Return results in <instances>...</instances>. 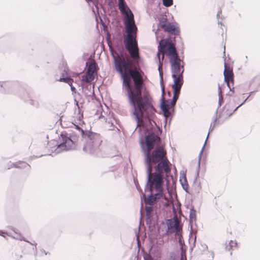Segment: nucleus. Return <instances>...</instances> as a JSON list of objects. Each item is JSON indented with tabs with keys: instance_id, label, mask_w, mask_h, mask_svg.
Instances as JSON below:
<instances>
[{
	"instance_id": "f257e3e1",
	"label": "nucleus",
	"mask_w": 260,
	"mask_h": 260,
	"mask_svg": "<svg viewBox=\"0 0 260 260\" xmlns=\"http://www.w3.org/2000/svg\"><path fill=\"white\" fill-rule=\"evenodd\" d=\"M136 38V34L127 33L123 39L125 48L129 56L123 49H119V53L115 55L111 49L110 53L113 58L115 70L120 75L122 85L126 91L129 111L138 127L140 118L148 115L152 117L156 111L140 74L141 57Z\"/></svg>"
},
{
	"instance_id": "f03ea898",
	"label": "nucleus",
	"mask_w": 260,
	"mask_h": 260,
	"mask_svg": "<svg viewBox=\"0 0 260 260\" xmlns=\"http://www.w3.org/2000/svg\"><path fill=\"white\" fill-rule=\"evenodd\" d=\"M155 115H148L140 118V121L144 123V140L140 139V144L144 156V165L146 169L147 181L145 191H154L164 193V182H166L167 187L169 188L170 182L169 176L171 175L170 162L165 158L166 151L162 148L158 147L160 138L158 131V126L153 120Z\"/></svg>"
},
{
	"instance_id": "7ed1b4c3",
	"label": "nucleus",
	"mask_w": 260,
	"mask_h": 260,
	"mask_svg": "<svg viewBox=\"0 0 260 260\" xmlns=\"http://www.w3.org/2000/svg\"><path fill=\"white\" fill-rule=\"evenodd\" d=\"M82 137L85 141L83 150L90 154H97L100 150L102 140L100 134L88 131H82Z\"/></svg>"
},
{
	"instance_id": "20e7f679",
	"label": "nucleus",
	"mask_w": 260,
	"mask_h": 260,
	"mask_svg": "<svg viewBox=\"0 0 260 260\" xmlns=\"http://www.w3.org/2000/svg\"><path fill=\"white\" fill-rule=\"evenodd\" d=\"M60 143L57 145L54 151L57 154L64 151L75 150L77 146L78 138L76 135L62 132L59 138Z\"/></svg>"
},
{
	"instance_id": "39448f33",
	"label": "nucleus",
	"mask_w": 260,
	"mask_h": 260,
	"mask_svg": "<svg viewBox=\"0 0 260 260\" xmlns=\"http://www.w3.org/2000/svg\"><path fill=\"white\" fill-rule=\"evenodd\" d=\"M118 1V8L122 14L125 15L123 24L127 34H136L137 28L135 23L134 16L127 7L124 0Z\"/></svg>"
},
{
	"instance_id": "423d86ee",
	"label": "nucleus",
	"mask_w": 260,
	"mask_h": 260,
	"mask_svg": "<svg viewBox=\"0 0 260 260\" xmlns=\"http://www.w3.org/2000/svg\"><path fill=\"white\" fill-rule=\"evenodd\" d=\"M158 52L166 55L169 60L179 57V54L176 48L175 37H169L161 39L158 45Z\"/></svg>"
},
{
	"instance_id": "0eeeda50",
	"label": "nucleus",
	"mask_w": 260,
	"mask_h": 260,
	"mask_svg": "<svg viewBox=\"0 0 260 260\" xmlns=\"http://www.w3.org/2000/svg\"><path fill=\"white\" fill-rule=\"evenodd\" d=\"M164 95L165 94H161L160 107L166 121L167 118H170V120L171 119V117L174 113L175 106L170 102V100H165Z\"/></svg>"
},
{
	"instance_id": "6e6552de",
	"label": "nucleus",
	"mask_w": 260,
	"mask_h": 260,
	"mask_svg": "<svg viewBox=\"0 0 260 260\" xmlns=\"http://www.w3.org/2000/svg\"><path fill=\"white\" fill-rule=\"evenodd\" d=\"M224 70L223 71V75L224 78V81L226 83L228 87L230 89V90L234 92L233 87L232 88L230 85V82L234 83V74L232 71V69L230 67V65L224 62Z\"/></svg>"
},
{
	"instance_id": "1a4fd4ad",
	"label": "nucleus",
	"mask_w": 260,
	"mask_h": 260,
	"mask_svg": "<svg viewBox=\"0 0 260 260\" xmlns=\"http://www.w3.org/2000/svg\"><path fill=\"white\" fill-rule=\"evenodd\" d=\"M149 191L150 192V194L144 200V203L146 205L153 206L157 203L160 199L163 198L165 196L164 193L155 192L154 191Z\"/></svg>"
},
{
	"instance_id": "9d476101",
	"label": "nucleus",
	"mask_w": 260,
	"mask_h": 260,
	"mask_svg": "<svg viewBox=\"0 0 260 260\" xmlns=\"http://www.w3.org/2000/svg\"><path fill=\"white\" fill-rule=\"evenodd\" d=\"M181 61L180 57L170 60L172 77L177 76L180 74L183 75L184 69L181 70Z\"/></svg>"
},
{
	"instance_id": "9b49d317",
	"label": "nucleus",
	"mask_w": 260,
	"mask_h": 260,
	"mask_svg": "<svg viewBox=\"0 0 260 260\" xmlns=\"http://www.w3.org/2000/svg\"><path fill=\"white\" fill-rule=\"evenodd\" d=\"M168 230L166 232L167 234H172L177 232L179 230L177 219L175 217L168 219L167 221Z\"/></svg>"
},
{
	"instance_id": "f8f14e48",
	"label": "nucleus",
	"mask_w": 260,
	"mask_h": 260,
	"mask_svg": "<svg viewBox=\"0 0 260 260\" xmlns=\"http://www.w3.org/2000/svg\"><path fill=\"white\" fill-rule=\"evenodd\" d=\"M217 119H218V118L217 117V116L216 115V117L214 118L213 122H212L211 123V124H210V127H209V129L208 134H209L210 132H212L213 131V129H214V127L215 126L216 122L217 120ZM208 135H209V134H208V136H207V137L206 138V141H207V140L208 139ZM206 142V141H205L204 145H205ZM204 147H205V145H204V146L203 147V148H202V150H201L200 153L199 154V162H198V171H197V172L196 178L194 179V182H196L197 181V178L199 177V170H200V168L201 157V155L202 154L203 151V150L204 149Z\"/></svg>"
},
{
	"instance_id": "ddd939ff",
	"label": "nucleus",
	"mask_w": 260,
	"mask_h": 260,
	"mask_svg": "<svg viewBox=\"0 0 260 260\" xmlns=\"http://www.w3.org/2000/svg\"><path fill=\"white\" fill-rule=\"evenodd\" d=\"M173 79L174 83L172 85V88L173 89H174V91L175 92V89L178 90H180L183 84V75L180 74V75H178L177 76H175L174 77H172Z\"/></svg>"
},
{
	"instance_id": "4468645a",
	"label": "nucleus",
	"mask_w": 260,
	"mask_h": 260,
	"mask_svg": "<svg viewBox=\"0 0 260 260\" xmlns=\"http://www.w3.org/2000/svg\"><path fill=\"white\" fill-rule=\"evenodd\" d=\"M164 30L175 36H178L180 33L179 28L178 27H175L171 23H169L168 24L167 26L166 27V28H165Z\"/></svg>"
},
{
	"instance_id": "2eb2a0df",
	"label": "nucleus",
	"mask_w": 260,
	"mask_h": 260,
	"mask_svg": "<svg viewBox=\"0 0 260 260\" xmlns=\"http://www.w3.org/2000/svg\"><path fill=\"white\" fill-rule=\"evenodd\" d=\"M86 66H87V70L86 71V74L94 75L95 68L96 67V64L94 61L88 63L86 62Z\"/></svg>"
},
{
	"instance_id": "dca6fc26",
	"label": "nucleus",
	"mask_w": 260,
	"mask_h": 260,
	"mask_svg": "<svg viewBox=\"0 0 260 260\" xmlns=\"http://www.w3.org/2000/svg\"><path fill=\"white\" fill-rule=\"evenodd\" d=\"M218 108L216 109V112H215V114L216 116L217 115L218 109L221 106L222 104L224 102L223 96V95L222 93L221 88L220 87L219 85H218Z\"/></svg>"
},
{
	"instance_id": "f3484780",
	"label": "nucleus",
	"mask_w": 260,
	"mask_h": 260,
	"mask_svg": "<svg viewBox=\"0 0 260 260\" xmlns=\"http://www.w3.org/2000/svg\"><path fill=\"white\" fill-rule=\"evenodd\" d=\"M12 165L13 167L18 169H23L26 167L30 168V166L27 163L23 161H18L14 163H12Z\"/></svg>"
},
{
	"instance_id": "a211bd4d",
	"label": "nucleus",
	"mask_w": 260,
	"mask_h": 260,
	"mask_svg": "<svg viewBox=\"0 0 260 260\" xmlns=\"http://www.w3.org/2000/svg\"><path fill=\"white\" fill-rule=\"evenodd\" d=\"M196 220V211L192 206L189 210V222L191 224Z\"/></svg>"
},
{
	"instance_id": "6ab92c4d",
	"label": "nucleus",
	"mask_w": 260,
	"mask_h": 260,
	"mask_svg": "<svg viewBox=\"0 0 260 260\" xmlns=\"http://www.w3.org/2000/svg\"><path fill=\"white\" fill-rule=\"evenodd\" d=\"M179 181L181 183V184L182 186L183 189L186 192H188V191L187 190L188 185L187 181L185 176L184 175L182 177V178H181L180 177Z\"/></svg>"
},
{
	"instance_id": "aec40b11",
	"label": "nucleus",
	"mask_w": 260,
	"mask_h": 260,
	"mask_svg": "<svg viewBox=\"0 0 260 260\" xmlns=\"http://www.w3.org/2000/svg\"><path fill=\"white\" fill-rule=\"evenodd\" d=\"M173 96L171 100H170V102L174 104L175 106L176 105V102L178 99L179 98V94L180 93V90H178L176 89H175V92L174 91V89H173Z\"/></svg>"
},
{
	"instance_id": "412c9836",
	"label": "nucleus",
	"mask_w": 260,
	"mask_h": 260,
	"mask_svg": "<svg viewBox=\"0 0 260 260\" xmlns=\"http://www.w3.org/2000/svg\"><path fill=\"white\" fill-rule=\"evenodd\" d=\"M159 24L160 26L164 29L167 26L168 19L165 17H161L158 18Z\"/></svg>"
},
{
	"instance_id": "4be33fe9",
	"label": "nucleus",
	"mask_w": 260,
	"mask_h": 260,
	"mask_svg": "<svg viewBox=\"0 0 260 260\" xmlns=\"http://www.w3.org/2000/svg\"><path fill=\"white\" fill-rule=\"evenodd\" d=\"M153 209V206L149 205L146 207L145 210L147 219H149L151 217Z\"/></svg>"
},
{
	"instance_id": "5701e85b",
	"label": "nucleus",
	"mask_w": 260,
	"mask_h": 260,
	"mask_svg": "<svg viewBox=\"0 0 260 260\" xmlns=\"http://www.w3.org/2000/svg\"><path fill=\"white\" fill-rule=\"evenodd\" d=\"M22 99H23L25 101H29V103L34 106L38 107L39 105V103L38 102L35 101L33 100H29V98L27 93H26L25 95L22 96Z\"/></svg>"
},
{
	"instance_id": "b1692460",
	"label": "nucleus",
	"mask_w": 260,
	"mask_h": 260,
	"mask_svg": "<svg viewBox=\"0 0 260 260\" xmlns=\"http://www.w3.org/2000/svg\"><path fill=\"white\" fill-rule=\"evenodd\" d=\"M94 79V75L86 74L83 75L82 77V80L85 81L86 83H90Z\"/></svg>"
},
{
	"instance_id": "393cba45",
	"label": "nucleus",
	"mask_w": 260,
	"mask_h": 260,
	"mask_svg": "<svg viewBox=\"0 0 260 260\" xmlns=\"http://www.w3.org/2000/svg\"><path fill=\"white\" fill-rule=\"evenodd\" d=\"M159 75L160 78V84L161 89V92H162V94H165V85L162 83L163 72L162 70H159Z\"/></svg>"
},
{
	"instance_id": "a878e982",
	"label": "nucleus",
	"mask_w": 260,
	"mask_h": 260,
	"mask_svg": "<svg viewBox=\"0 0 260 260\" xmlns=\"http://www.w3.org/2000/svg\"><path fill=\"white\" fill-rule=\"evenodd\" d=\"M157 57L158 62H159L158 67V70L159 72V70H162L161 68L162 66V61H163L164 57L162 55L161 56V55L159 53V52H157Z\"/></svg>"
},
{
	"instance_id": "bb28decb",
	"label": "nucleus",
	"mask_w": 260,
	"mask_h": 260,
	"mask_svg": "<svg viewBox=\"0 0 260 260\" xmlns=\"http://www.w3.org/2000/svg\"><path fill=\"white\" fill-rule=\"evenodd\" d=\"M237 245V243L236 241H234L233 240H231L228 244L225 247L226 250L230 251L231 250L233 247L236 246Z\"/></svg>"
},
{
	"instance_id": "cd10ccee",
	"label": "nucleus",
	"mask_w": 260,
	"mask_h": 260,
	"mask_svg": "<svg viewBox=\"0 0 260 260\" xmlns=\"http://www.w3.org/2000/svg\"><path fill=\"white\" fill-rule=\"evenodd\" d=\"M173 4V0H162V4L166 7H169L171 6Z\"/></svg>"
},
{
	"instance_id": "c85d7f7f",
	"label": "nucleus",
	"mask_w": 260,
	"mask_h": 260,
	"mask_svg": "<svg viewBox=\"0 0 260 260\" xmlns=\"http://www.w3.org/2000/svg\"><path fill=\"white\" fill-rule=\"evenodd\" d=\"M71 79H72V78L71 77L67 76L66 77L60 78L58 80V81L60 82H63L66 83H71Z\"/></svg>"
},
{
	"instance_id": "c756f323",
	"label": "nucleus",
	"mask_w": 260,
	"mask_h": 260,
	"mask_svg": "<svg viewBox=\"0 0 260 260\" xmlns=\"http://www.w3.org/2000/svg\"><path fill=\"white\" fill-rule=\"evenodd\" d=\"M16 236L14 237V238L20 240L21 241H24L27 242V241H26L24 239V237L22 236H21L20 234H17V233H16ZM27 242H28L27 241Z\"/></svg>"
},
{
	"instance_id": "7c9ffc66",
	"label": "nucleus",
	"mask_w": 260,
	"mask_h": 260,
	"mask_svg": "<svg viewBox=\"0 0 260 260\" xmlns=\"http://www.w3.org/2000/svg\"><path fill=\"white\" fill-rule=\"evenodd\" d=\"M74 125H75V128L79 131V132L80 133L81 136H82V131L84 133L88 131L83 130L82 128H80V127L78 124H74Z\"/></svg>"
},
{
	"instance_id": "2f4dec72",
	"label": "nucleus",
	"mask_w": 260,
	"mask_h": 260,
	"mask_svg": "<svg viewBox=\"0 0 260 260\" xmlns=\"http://www.w3.org/2000/svg\"><path fill=\"white\" fill-rule=\"evenodd\" d=\"M209 257L210 258H208V260H213L214 258V253L213 251H208Z\"/></svg>"
},
{
	"instance_id": "473e14b6",
	"label": "nucleus",
	"mask_w": 260,
	"mask_h": 260,
	"mask_svg": "<svg viewBox=\"0 0 260 260\" xmlns=\"http://www.w3.org/2000/svg\"><path fill=\"white\" fill-rule=\"evenodd\" d=\"M178 242L181 246V248H182V245L184 244L183 240H182V237L181 235H180L178 238Z\"/></svg>"
},
{
	"instance_id": "72a5a7b5",
	"label": "nucleus",
	"mask_w": 260,
	"mask_h": 260,
	"mask_svg": "<svg viewBox=\"0 0 260 260\" xmlns=\"http://www.w3.org/2000/svg\"><path fill=\"white\" fill-rule=\"evenodd\" d=\"M108 123L109 124H110V125L109 126L110 127V129L111 130H113L114 129V127L115 126H114V125L113 123L112 122V121L111 120L108 121Z\"/></svg>"
},
{
	"instance_id": "f704fd0d",
	"label": "nucleus",
	"mask_w": 260,
	"mask_h": 260,
	"mask_svg": "<svg viewBox=\"0 0 260 260\" xmlns=\"http://www.w3.org/2000/svg\"><path fill=\"white\" fill-rule=\"evenodd\" d=\"M196 241V236L194 237V239H193V242L192 245L191 246V247H190V250H192L193 248L195 246Z\"/></svg>"
},
{
	"instance_id": "c9c22d12",
	"label": "nucleus",
	"mask_w": 260,
	"mask_h": 260,
	"mask_svg": "<svg viewBox=\"0 0 260 260\" xmlns=\"http://www.w3.org/2000/svg\"><path fill=\"white\" fill-rule=\"evenodd\" d=\"M242 106V104H240L239 106H238L234 110H233V112L232 113H231L229 114V116H231L235 111H237V110L240 107Z\"/></svg>"
},
{
	"instance_id": "e433bc0d",
	"label": "nucleus",
	"mask_w": 260,
	"mask_h": 260,
	"mask_svg": "<svg viewBox=\"0 0 260 260\" xmlns=\"http://www.w3.org/2000/svg\"><path fill=\"white\" fill-rule=\"evenodd\" d=\"M201 246H202V247L203 248V250H206L208 249V246L205 244H201Z\"/></svg>"
},
{
	"instance_id": "4c0bfd02",
	"label": "nucleus",
	"mask_w": 260,
	"mask_h": 260,
	"mask_svg": "<svg viewBox=\"0 0 260 260\" xmlns=\"http://www.w3.org/2000/svg\"><path fill=\"white\" fill-rule=\"evenodd\" d=\"M91 88V85L88 84L85 87H83V88L87 89V90H90Z\"/></svg>"
},
{
	"instance_id": "58836bf2",
	"label": "nucleus",
	"mask_w": 260,
	"mask_h": 260,
	"mask_svg": "<svg viewBox=\"0 0 260 260\" xmlns=\"http://www.w3.org/2000/svg\"><path fill=\"white\" fill-rule=\"evenodd\" d=\"M252 93V92H250L249 95L246 98V99H244V101L241 104H242V105H243L245 103V102L249 99Z\"/></svg>"
},
{
	"instance_id": "ea45409f",
	"label": "nucleus",
	"mask_w": 260,
	"mask_h": 260,
	"mask_svg": "<svg viewBox=\"0 0 260 260\" xmlns=\"http://www.w3.org/2000/svg\"><path fill=\"white\" fill-rule=\"evenodd\" d=\"M71 91H72V93L73 94V93H75L76 92V88L73 86H71Z\"/></svg>"
},
{
	"instance_id": "a19ab883",
	"label": "nucleus",
	"mask_w": 260,
	"mask_h": 260,
	"mask_svg": "<svg viewBox=\"0 0 260 260\" xmlns=\"http://www.w3.org/2000/svg\"><path fill=\"white\" fill-rule=\"evenodd\" d=\"M171 260H177V259H176L175 258H173ZM180 260H186V257H185V258H183V256H182V253H181V256Z\"/></svg>"
},
{
	"instance_id": "79ce46f5",
	"label": "nucleus",
	"mask_w": 260,
	"mask_h": 260,
	"mask_svg": "<svg viewBox=\"0 0 260 260\" xmlns=\"http://www.w3.org/2000/svg\"><path fill=\"white\" fill-rule=\"evenodd\" d=\"M30 244L35 245V247L33 248V249L34 250H37V243L35 242L34 243H30Z\"/></svg>"
},
{
	"instance_id": "37998d69",
	"label": "nucleus",
	"mask_w": 260,
	"mask_h": 260,
	"mask_svg": "<svg viewBox=\"0 0 260 260\" xmlns=\"http://www.w3.org/2000/svg\"><path fill=\"white\" fill-rule=\"evenodd\" d=\"M5 233L3 232V231L0 230V236H2L3 237H5L4 234Z\"/></svg>"
},
{
	"instance_id": "c03bdc74",
	"label": "nucleus",
	"mask_w": 260,
	"mask_h": 260,
	"mask_svg": "<svg viewBox=\"0 0 260 260\" xmlns=\"http://www.w3.org/2000/svg\"><path fill=\"white\" fill-rule=\"evenodd\" d=\"M41 251L42 252L44 253V254H45V255H47V254H48V252L46 251H45L44 249H41Z\"/></svg>"
},
{
	"instance_id": "a18cd8bd",
	"label": "nucleus",
	"mask_w": 260,
	"mask_h": 260,
	"mask_svg": "<svg viewBox=\"0 0 260 260\" xmlns=\"http://www.w3.org/2000/svg\"><path fill=\"white\" fill-rule=\"evenodd\" d=\"M221 11H218V12H217V15H216V17H217V18H219V15H220V14H221Z\"/></svg>"
},
{
	"instance_id": "49530a36",
	"label": "nucleus",
	"mask_w": 260,
	"mask_h": 260,
	"mask_svg": "<svg viewBox=\"0 0 260 260\" xmlns=\"http://www.w3.org/2000/svg\"><path fill=\"white\" fill-rule=\"evenodd\" d=\"M182 62V64H181V70L184 69V62L183 61H182V60H181V61Z\"/></svg>"
},
{
	"instance_id": "de8ad7c7",
	"label": "nucleus",
	"mask_w": 260,
	"mask_h": 260,
	"mask_svg": "<svg viewBox=\"0 0 260 260\" xmlns=\"http://www.w3.org/2000/svg\"><path fill=\"white\" fill-rule=\"evenodd\" d=\"M73 82V79L72 78L71 80V83H68V84L69 85V86H70V87H71V86H73L72 85V83Z\"/></svg>"
},
{
	"instance_id": "09e8293b",
	"label": "nucleus",
	"mask_w": 260,
	"mask_h": 260,
	"mask_svg": "<svg viewBox=\"0 0 260 260\" xmlns=\"http://www.w3.org/2000/svg\"><path fill=\"white\" fill-rule=\"evenodd\" d=\"M181 46H182V50H181V53L182 54H183V43L182 42H181Z\"/></svg>"
},
{
	"instance_id": "8fccbe9b",
	"label": "nucleus",
	"mask_w": 260,
	"mask_h": 260,
	"mask_svg": "<svg viewBox=\"0 0 260 260\" xmlns=\"http://www.w3.org/2000/svg\"><path fill=\"white\" fill-rule=\"evenodd\" d=\"M218 24L222 25V23H221V22L220 21H218Z\"/></svg>"
},
{
	"instance_id": "3c124183",
	"label": "nucleus",
	"mask_w": 260,
	"mask_h": 260,
	"mask_svg": "<svg viewBox=\"0 0 260 260\" xmlns=\"http://www.w3.org/2000/svg\"><path fill=\"white\" fill-rule=\"evenodd\" d=\"M11 167H13V166L11 165V167H9V168H8V169H10V168H11Z\"/></svg>"
},
{
	"instance_id": "603ef678",
	"label": "nucleus",
	"mask_w": 260,
	"mask_h": 260,
	"mask_svg": "<svg viewBox=\"0 0 260 260\" xmlns=\"http://www.w3.org/2000/svg\"><path fill=\"white\" fill-rule=\"evenodd\" d=\"M11 167H13V166L11 165V167H9V168H8V169H10V168H11Z\"/></svg>"
},
{
	"instance_id": "864d4df0",
	"label": "nucleus",
	"mask_w": 260,
	"mask_h": 260,
	"mask_svg": "<svg viewBox=\"0 0 260 260\" xmlns=\"http://www.w3.org/2000/svg\"><path fill=\"white\" fill-rule=\"evenodd\" d=\"M75 101L76 102V105L78 106V102L76 100H75Z\"/></svg>"
},
{
	"instance_id": "5fc2aeb1",
	"label": "nucleus",
	"mask_w": 260,
	"mask_h": 260,
	"mask_svg": "<svg viewBox=\"0 0 260 260\" xmlns=\"http://www.w3.org/2000/svg\"><path fill=\"white\" fill-rule=\"evenodd\" d=\"M223 53H225V47L224 48V51Z\"/></svg>"
},
{
	"instance_id": "6e6d98bb",
	"label": "nucleus",
	"mask_w": 260,
	"mask_h": 260,
	"mask_svg": "<svg viewBox=\"0 0 260 260\" xmlns=\"http://www.w3.org/2000/svg\"><path fill=\"white\" fill-rule=\"evenodd\" d=\"M79 120L81 121L80 120V116L79 117Z\"/></svg>"
},
{
	"instance_id": "4d7b16f0",
	"label": "nucleus",
	"mask_w": 260,
	"mask_h": 260,
	"mask_svg": "<svg viewBox=\"0 0 260 260\" xmlns=\"http://www.w3.org/2000/svg\"><path fill=\"white\" fill-rule=\"evenodd\" d=\"M190 229H191V230H192V226L191 225Z\"/></svg>"
}]
</instances>
